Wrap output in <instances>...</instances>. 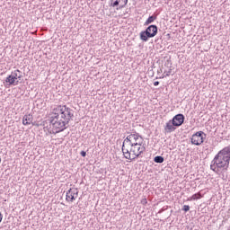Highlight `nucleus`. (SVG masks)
I'll return each mask as SVG.
<instances>
[{"label": "nucleus", "instance_id": "obj_1", "mask_svg": "<svg viewBox=\"0 0 230 230\" xmlns=\"http://www.w3.org/2000/svg\"><path fill=\"white\" fill-rule=\"evenodd\" d=\"M55 112L49 119V127L51 129H49V134H58L64 132L67 128L66 125H69L71 119L75 118L73 110L71 108L64 105H59L53 110Z\"/></svg>", "mask_w": 230, "mask_h": 230}, {"label": "nucleus", "instance_id": "obj_2", "mask_svg": "<svg viewBox=\"0 0 230 230\" xmlns=\"http://www.w3.org/2000/svg\"><path fill=\"white\" fill-rule=\"evenodd\" d=\"M146 151L145 144H122V154L124 155L125 159L134 161L137 159L143 152Z\"/></svg>", "mask_w": 230, "mask_h": 230}, {"label": "nucleus", "instance_id": "obj_3", "mask_svg": "<svg viewBox=\"0 0 230 230\" xmlns=\"http://www.w3.org/2000/svg\"><path fill=\"white\" fill-rule=\"evenodd\" d=\"M157 25H149L145 31L140 32V40L148 42V39H154L157 35Z\"/></svg>", "mask_w": 230, "mask_h": 230}, {"label": "nucleus", "instance_id": "obj_4", "mask_svg": "<svg viewBox=\"0 0 230 230\" xmlns=\"http://www.w3.org/2000/svg\"><path fill=\"white\" fill-rule=\"evenodd\" d=\"M143 137H141L139 133L135 131L124 139L122 145H136V143L137 145H141L143 144Z\"/></svg>", "mask_w": 230, "mask_h": 230}, {"label": "nucleus", "instance_id": "obj_5", "mask_svg": "<svg viewBox=\"0 0 230 230\" xmlns=\"http://www.w3.org/2000/svg\"><path fill=\"white\" fill-rule=\"evenodd\" d=\"M206 137V133L204 131H198L192 135L190 138L191 145H195L196 146H200L202 143H204V138Z\"/></svg>", "mask_w": 230, "mask_h": 230}, {"label": "nucleus", "instance_id": "obj_6", "mask_svg": "<svg viewBox=\"0 0 230 230\" xmlns=\"http://www.w3.org/2000/svg\"><path fill=\"white\" fill-rule=\"evenodd\" d=\"M213 160L214 164H216L217 168H224L225 170H227V168H229V163L227 164L223 156H218V155H216Z\"/></svg>", "mask_w": 230, "mask_h": 230}, {"label": "nucleus", "instance_id": "obj_7", "mask_svg": "<svg viewBox=\"0 0 230 230\" xmlns=\"http://www.w3.org/2000/svg\"><path fill=\"white\" fill-rule=\"evenodd\" d=\"M78 198V189L73 188L66 191V200L67 202H73Z\"/></svg>", "mask_w": 230, "mask_h": 230}, {"label": "nucleus", "instance_id": "obj_8", "mask_svg": "<svg viewBox=\"0 0 230 230\" xmlns=\"http://www.w3.org/2000/svg\"><path fill=\"white\" fill-rule=\"evenodd\" d=\"M217 157H223L225 161L228 164L230 161V146L223 148L217 153Z\"/></svg>", "mask_w": 230, "mask_h": 230}, {"label": "nucleus", "instance_id": "obj_9", "mask_svg": "<svg viewBox=\"0 0 230 230\" xmlns=\"http://www.w3.org/2000/svg\"><path fill=\"white\" fill-rule=\"evenodd\" d=\"M185 117L183 114L180 113L175 115L172 119V123L175 127H181L184 123Z\"/></svg>", "mask_w": 230, "mask_h": 230}, {"label": "nucleus", "instance_id": "obj_10", "mask_svg": "<svg viewBox=\"0 0 230 230\" xmlns=\"http://www.w3.org/2000/svg\"><path fill=\"white\" fill-rule=\"evenodd\" d=\"M177 126L173 125V121L170 119L164 126V131L167 134H171V132H175Z\"/></svg>", "mask_w": 230, "mask_h": 230}, {"label": "nucleus", "instance_id": "obj_11", "mask_svg": "<svg viewBox=\"0 0 230 230\" xmlns=\"http://www.w3.org/2000/svg\"><path fill=\"white\" fill-rule=\"evenodd\" d=\"M5 84L7 85H19V80L15 79L13 73L5 78Z\"/></svg>", "mask_w": 230, "mask_h": 230}, {"label": "nucleus", "instance_id": "obj_12", "mask_svg": "<svg viewBox=\"0 0 230 230\" xmlns=\"http://www.w3.org/2000/svg\"><path fill=\"white\" fill-rule=\"evenodd\" d=\"M31 121H33V116L29 114V115H24L22 119V125H31Z\"/></svg>", "mask_w": 230, "mask_h": 230}, {"label": "nucleus", "instance_id": "obj_13", "mask_svg": "<svg viewBox=\"0 0 230 230\" xmlns=\"http://www.w3.org/2000/svg\"><path fill=\"white\" fill-rule=\"evenodd\" d=\"M157 19V14H153L147 18V20L145 22L144 26H148L154 22Z\"/></svg>", "mask_w": 230, "mask_h": 230}, {"label": "nucleus", "instance_id": "obj_14", "mask_svg": "<svg viewBox=\"0 0 230 230\" xmlns=\"http://www.w3.org/2000/svg\"><path fill=\"white\" fill-rule=\"evenodd\" d=\"M119 7L116 8V10H123L128 4V0H118Z\"/></svg>", "mask_w": 230, "mask_h": 230}, {"label": "nucleus", "instance_id": "obj_15", "mask_svg": "<svg viewBox=\"0 0 230 230\" xmlns=\"http://www.w3.org/2000/svg\"><path fill=\"white\" fill-rule=\"evenodd\" d=\"M13 75L14 76L15 80H21V78H22V72H21V70L17 69L14 70L13 72H12Z\"/></svg>", "mask_w": 230, "mask_h": 230}, {"label": "nucleus", "instance_id": "obj_16", "mask_svg": "<svg viewBox=\"0 0 230 230\" xmlns=\"http://www.w3.org/2000/svg\"><path fill=\"white\" fill-rule=\"evenodd\" d=\"M154 162L157 163L158 164H162V163H164V157L157 155L154 158Z\"/></svg>", "mask_w": 230, "mask_h": 230}, {"label": "nucleus", "instance_id": "obj_17", "mask_svg": "<svg viewBox=\"0 0 230 230\" xmlns=\"http://www.w3.org/2000/svg\"><path fill=\"white\" fill-rule=\"evenodd\" d=\"M109 4L111 6V8H119L118 0H110Z\"/></svg>", "mask_w": 230, "mask_h": 230}, {"label": "nucleus", "instance_id": "obj_18", "mask_svg": "<svg viewBox=\"0 0 230 230\" xmlns=\"http://www.w3.org/2000/svg\"><path fill=\"white\" fill-rule=\"evenodd\" d=\"M199 199H202V194H200V192L192 195L190 198L191 200H199Z\"/></svg>", "mask_w": 230, "mask_h": 230}, {"label": "nucleus", "instance_id": "obj_19", "mask_svg": "<svg viewBox=\"0 0 230 230\" xmlns=\"http://www.w3.org/2000/svg\"><path fill=\"white\" fill-rule=\"evenodd\" d=\"M172 75V68L169 69V71H164V75L160 76V78H166V76H170Z\"/></svg>", "mask_w": 230, "mask_h": 230}, {"label": "nucleus", "instance_id": "obj_20", "mask_svg": "<svg viewBox=\"0 0 230 230\" xmlns=\"http://www.w3.org/2000/svg\"><path fill=\"white\" fill-rule=\"evenodd\" d=\"M217 164H215V160H212L211 162V164H210V169L213 171V172H217Z\"/></svg>", "mask_w": 230, "mask_h": 230}, {"label": "nucleus", "instance_id": "obj_21", "mask_svg": "<svg viewBox=\"0 0 230 230\" xmlns=\"http://www.w3.org/2000/svg\"><path fill=\"white\" fill-rule=\"evenodd\" d=\"M182 210L185 211V213H188L190 210V205H184Z\"/></svg>", "mask_w": 230, "mask_h": 230}, {"label": "nucleus", "instance_id": "obj_22", "mask_svg": "<svg viewBox=\"0 0 230 230\" xmlns=\"http://www.w3.org/2000/svg\"><path fill=\"white\" fill-rule=\"evenodd\" d=\"M48 121H49V119L43 121L40 125L41 127H44V128H46V125H48Z\"/></svg>", "mask_w": 230, "mask_h": 230}, {"label": "nucleus", "instance_id": "obj_23", "mask_svg": "<svg viewBox=\"0 0 230 230\" xmlns=\"http://www.w3.org/2000/svg\"><path fill=\"white\" fill-rule=\"evenodd\" d=\"M80 155H82V157H85V155H87V153L85 151H81Z\"/></svg>", "mask_w": 230, "mask_h": 230}, {"label": "nucleus", "instance_id": "obj_24", "mask_svg": "<svg viewBox=\"0 0 230 230\" xmlns=\"http://www.w3.org/2000/svg\"><path fill=\"white\" fill-rule=\"evenodd\" d=\"M147 200H146V199H143L142 200H141V204H143V205H145V204H147Z\"/></svg>", "mask_w": 230, "mask_h": 230}, {"label": "nucleus", "instance_id": "obj_25", "mask_svg": "<svg viewBox=\"0 0 230 230\" xmlns=\"http://www.w3.org/2000/svg\"><path fill=\"white\" fill-rule=\"evenodd\" d=\"M154 85L156 87L157 85H159V81H155V83H154Z\"/></svg>", "mask_w": 230, "mask_h": 230}, {"label": "nucleus", "instance_id": "obj_26", "mask_svg": "<svg viewBox=\"0 0 230 230\" xmlns=\"http://www.w3.org/2000/svg\"><path fill=\"white\" fill-rule=\"evenodd\" d=\"M3 222V214L0 213V223Z\"/></svg>", "mask_w": 230, "mask_h": 230}, {"label": "nucleus", "instance_id": "obj_27", "mask_svg": "<svg viewBox=\"0 0 230 230\" xmlns=\"http://www.w3.org/2000/svg\"><path fill=\"white\" fill-rule=\"evenodd\" d=\"M163 73V69L160 68V70H157V74Z\"/></svg>", "mask_w": 230, "mask_h": 230}, {"label": "nucleus", "instance_id": "obj_28", "mask_svg": "<svg viewBox=\"0 0 230 230\" xmlns=\"http://www.w3.org/2000/svg\"><path fill=\"white\" fill-rule=\"evenodd\" d=\"M0 163H1V158H0Z\"/></svg>", "mask_w": 230, "mask_h": 230}]
</instances>
